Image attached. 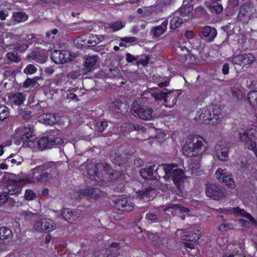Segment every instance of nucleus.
Wrapping results in <instances>:
<instances>
[{"instance_id":"5701e85b","label":"nucleus","mask_w":257,"mask_h":257,"mask_svg":"<svg viewBox=\"0 0 257 257\" xmlns=\"http://www.w3.org/2000/svg\"><path fill=\"white\" fill-rule=\"evenodd\" d=\"M98 164H91L87 165L86 171L87 174L91 177H93L95 180L100 179L103 174L101 171H99Z\"/></svg>"},{"instance_id":"c756f323","label":"nucleus","mask_w":257,"mask_h":257,"mask_svg":"<svg viewBox=\"0 0 257 257\" xmlns=\"http://www.w3.org/2000/svg\"><path fill=\"white\" fill-rule=\"evenodd\" d=\"M177 102L176 97L173 95L171 92H167L162 103L167 107H173Z\"/></svg>"},{"instance_id":"20e7f679","label":"nucleus","mask_w":257,"mask_h":257,"mask_svg":"<svg viewBox=\"0 0 257 257\" xmlns=\"http://www.w3.org/2000/svg\"><path fill=\"white\" fill-rule=\"evenodd\" d=\"M50 168V166L47 164H43L35 167L31 170L32 182L33 183H40L46 182L51 178V174L47 171Z\"/></svg>"},{"instance_id":"f03ea898","label":"nucleus","mask_w":257,"mask_h":257,"mask_svg":"<svg viewBox=\"0 0 257 257\" xmlns=\"http://www.w3.org/2000/svg\"><path fill=\"white\" fill-rule=\"evenodd\" d=\"M34 126L32 124L27 126L21 125L15 130L14 142L15 144L20 145L22 144L23 147L29 146V143L35 137Z\"/></svg>"},{"instance_id":"864d4df0","label":"nucleus","mask_w":257,"mask_h":257,"mask_svg":"<svg viewBox=\"0 0 257 257\" xmlns=\"http://www.w3.org/2000/svg\"><path fill=\"white\" fill-rule=\"evenodd\" d=\"M123 25L120 21H117L110 24L109 27L114 31H117L123 28Z\"/></svg>"},{"instance_id":"4468645a","label":"nucleus","mask_w":257,"mask_h":257,"mask_svg":"<svg viewBox=\"0 0 257 257\" xmlns=\"http://www.w3.org/2000/svg\"><path fill=\"white\" fill-rule=\"evenodd\" d=\"M171 179L177 188L181 191L184 188L185 172L182 169L176 168L171 175Z\"/></svg>"},{"instance_id":"412c9836","label":"nucleus","mask_w":257,"mask_h":257,"mask_svg":"<svg viewBox=\"0 0 257 257\" xmlns=\"http://www.w3.org/2000/svg\"><path fill=\"white\" fill-rule=\"evenodd\" d=\"M9 99L12 107H19L26 101V95L24 93L17 92L10 94L9 96Z\"/></svg>"},{"instance_id":"de8ad7c7","label":"nucleus","mask_w":257,"mask_h":257,"mask_svg":"<svg viewBox=\"0 0 257 257\" xmlns=\"http://www.w3.org/2000/svg\"><path fill=\"white\" fill-rule=\"evenodd\" d=\"M234 224L229 222H223L218 227V230L221 231H225L234 228Z\"/></svg>"},{"instance_id":"37998d69","label":"nucleus","mask_w":257,"mask_h":257,"mask_svg":"<svg viewBox=\"0 0 257 257\" xmlns=\"http://www.w3.org/2000/svg\"><path fill=\"white\" fill-rule=\"evenodd\" d=\"M110 247L115 248L116 250L115 252L114 253H110L111 251L109 250L106 257H117L119 254L120 243L113 242L110 244Z\"/></svg>"},{"instance_id":"8fccbe9b","label":"nucleus","mask_w":257,"mask_h":257,"mask_svg":"<svg viewBox=\"0 0 257 257\" xmlns=\"http://www.w3.org/2000/svg\"><path fill=\"white\" fill-rule=\"evenodd\" d=\"M36 193L30 189H27L25 191V198L27 200L30 201L36 198Z\"/></svg>"},{"instance_id":"6e6552de","label":"nucleus","mask_w":257,"mask_h":257,"mask_svg":"<svg viewBox=\"0 0 257 257\" xmlns=\"http://www.w3.org/2000/svg\"><path fill=\"white\" fill-rule=\"evenodd\" d=\"M255 59L252 53H243L232 56L231 62L234 65L245 67L252 64Z\"/></svg>"},{"instance_id":"f3484780","label":"nucleus","mask_w":257,"mask_h":257,"mask_svg":"<svg viewBox=\"0 0 257 257\" xmlns=\"http://www.w3.org/2000/svg\"><path fill=\"white\" fill-rule=\"evenodd\" d=\"M215 175L217 178L229 188H234L235 187L234 180L231 174H228L224 172V170L221 168H218Z\"/></svg>"},{"instance_id":"603ef678","label":"nucleus","mask_w":257,"mask_h":257,"mask_svg":"<svg viewBox=\"0 0 257 257\" xmlns=\"http://www.w3.org/2000/svg\"><path fill=\"white\" fill-rule=\"evenodd\" d=\"M37 68L32 64L28 65L24 69V72L27 74H34L37 72Z\"/></svg>"},{"instance_id":"0e129e2a","label":"nucleus","mask_w":257,"mask_h":257,"mask_svg":"<svg viewBox=\"0 0 257 257\" xmlns=\"http://www.w3.org/2000/svg\"><path fill=\"white\" fill-rule=\"evenodd\" d=\"M229 66L227 63H225L222 66V72L224 75H226L229 73Z\"/></svg>"},{"instance_id":"69168bd1","label":"nucleus","mask_w":257,"mask_h":257,"mask_svg":"<svg viewBox=\"0 0 257 257\" xmlns=\"http://www.w3.org/2000/svg\"><path fill=\"white\" fill-rule=\"evenodd\" d=\"M58 32V30L57 29H53L50 31L47 32L46 33V36L47 38H50L51 35H53V36L55 35ZM54 36H53L52 37L54 38Z\"/></svg>"},{"instance_id":"cd10ccee","label":"nucleus","mask_w":257,"mask_h":257,"mask_svg":"<svg viewBox=\"0 0 257 257\" xmlns=\"http://www.w3.org/2000/svg\"><path fill=\"white\" fill-rule=\"evenodd\" d=\"M171 209H173L176 213H188L189 212L188 208L178 204H168L166 206L165 211H170Z\"/></svg>"},{"instance_id":"a211bd4d","label":"nucleus","mask_w":257,"mask_h":257,"mask_svg":"<svg viewBox=\"0 0 257 257\" xmlns=\"http://www.w3.org/2000/svg\"><path fill=\"white\" fill-rule=\"evenodd\" d=\"M101 190L98 188L88 187L79 190V197L87 199H97Z\"/></svg>"},{"instance_id":"39448f33","label":"nucleus","mask_w":257,"mask_h":257,"mask_svg":"<svg viewBox=\"0 0 257 257\" xmlns=\"http://www.w3.org/2000/svg\"><path fill=\"white\" fill-rule=\"evenodd\" d=\"M256 11V9L253 4L250 2H247L239 7L237 19L241 23L247 24Z\"/></svg>"},{"instance_id":"9b49d317","label":"nucleus","mask_w":257,"mask_h":257,"mask_svg":"<svg viewBox=\"0 0 257 257\" xmlns=\"http://www.w3.org/2000/svg\"><path fill=\"white\" fill-rule=\"evenodd\" d=\"M205 193L208 197L216 200H220L224 196L223 190L216 184L213 183L206 184Z\"/></svg>"},{"instance_id":"f704fd0d","label":"nucleus","mask_w":257,"mask_h":257,"mask_svg":"<svg viewBox=\"0 0 257 257\" xmlns=\"http://www.w3.org/2000/svg\"><path fill=\"white\" fill-rule=\"evenodd\" d=\"M200 237V231L197 230V232H189L182 236L183 240L189 241L196 242Z\"/></svg>"},{"instance_id":"aec40b11","label":"nucleus","mask_w":257,"mask_h":257,"mask_svg":"<svg viewBox=\"0 0 257 257\" xmlns=\"http://www.w3.org/2000/svg\"><path fill=\"white\" fill-rule=\"evenodd\" d=\"M167 89L161 90L158 88H153L149 89L147 91L144 93V95L150 94L151 97L154 98L155 101L160 102L161 104L163 101V99L167 93Z\"/></svg>"},{"instance_id":"13d9d810","label":"nucleus","mask_w":257,"mask_h":257,"mask_svg":"<svg viewBox=\"0 0 257 257\" xmlns=\"http://www.w3.org/2000/svg\"><path fill=\"white\" fill-rule=\"evenodd\" d=\"M35 82V80L34 79L27 78L23 83V87L24 88H27L29 87H30L31 85L34 84Z\"/></svg>"},{"instance_id":"1a4fd4ad","label":"nucleus","mask_w":257,"mask_h":257,"mask_svg":"<svg viewBox=\"0 0 257 257\" xmlns=\"http://www.w3.org/2000/svg\"><path fill=\"white\" fill-rule=\"evenodd\" d=\"M115 207L119 210L122 211H131L134 209V203L128 197H123V196H118L113 201Z\"/></svg>"},{"instance_id":"a878e982","label":"nucleus","mask_w":257,"mask_h":257,"mask_svg":"<svg viewBox=\"0 0 257 257\" xmlns=\"http://www.w3.org/2000/svg\"><path fill=\"white\" fill-rule=\"evenodd\" d=\"M177 166V165H175L172 164H162L158 167L156 170V172L159 175V171L160 170H163L165 176L168 178H170L173 171L175 170L174 168Z\"/></svg>"},{"instance_id":"774afa93","label":"nucleus","mask_w":257,"mask_h":257,"mask_svg":"<svg viewBox=\"0 0 257 257\" xmlns=\"http://www.w3.org/2000/svg\"><path fill=\"white\" fill-rule=\"evenodd\" d=\"M111 159L112 160V162H113V163H114L118 166L120 165V164H121L120 158L118 155H117V157L114 159L113 158V156H111Z\"/></svg>"},{"instance_id":"e433bc0d","label":"nucleus","mask_w":257,"mask_h":257,"mask_svg":"<svg viewBox=\"0 0 257 257\" xmlns=\"http://www.w3.org/2000/svg\"><path fill=\"white\" fill-rule=\"evenodd\" d=\"M154 169L152 167L141 169L140 171L141 176L145 179H152Z\"/></svg>"},{"instance_id":"49530a36","label":"nucleus","mask_w":257,"mask_h":257,"mask_svg":"<svg viewBox=\"0 0 257 257\" xmlns=\"http://www.w3.org/2000/svg\"><path fill=\"white\" fill-rule=\"evenodd\" d=\"M135 124L131 122H125L121 127V131L124 133H130L134 130Z\"/></svg>"},{"instance_id":"9d476101","label":"nucleus","mask_w":257,"mask_h":257,"mask_svg":"<svg viewBox=\"0 0 257 257\" xmlns=\"http://www.w3.org/2000/svg\"><path fill=\"white\" fill-rule=\"evenodd\" d=\"M71 53L66 50H55L51 53V59L56 64H64L71 60Z\"/></svg>"},{"instance_id":"f257e3e1","label":"nucleus","mask_w":257,"mask_h":257,"mask_svg":"<svg viewBox=\"0 0 257 257\" xmlns=\"http://www.w3.org/2000/svg\"><path fill=\"white\" fill-rule=\"evenodd\" d=\"M205 139L197 134L189 135L183 148V152L188 157H198L201 158L206 152L204 146Z\"/></svg>"},{"instance_id":"2f4dec72","label":"nucleus","mask_w":257,"mask_h":257,"mask_svg":"<svg viewBox=\"0 0 257 257\" xmlns=\"http://www.w3.org/2000/svg\"><path fill=\"white\" fill-rule=\"evenodd\" d=\"M247 99L249 104L257 109V90H250L247 93Z\"/></svg>"},{"instance_id":"4d7b16f0","label":"nucleus","mask_w":257,"mask_h":257,"mask_svg":"<svg viewBox=\"0 0 257 257\" xmlns=\"http://www.w3.org/2000/svg\"><path fill=\"white\" fill-rule=\"evenodd\" d=\"M150 57L149 56H145L144 58H141L138 61V63L143 66H146L149 63Z\"/></svg>"},{"instance_id":"a18cd8bd","label":"nucleus","mask_w":257,"mask_h":257,"mask_svg":"<svg viewBox=\"0 0 257 257\" xmlns=\"http://www.w3.org/2000/svg\"><path fill=\"white\" fill-rule=\"evenodd\" d=\"M192 10V7L190 6L189 3L188 4L184 5L180 10V15L182 17L188 16L189 14L191 13Z\"/></svg>"},{"instance_id":"473e14b6","label":"nucleus","mask_w":257,"mask_h":257,"mask_svg":"<svg viewBox=\"0 0 257 257\" xmlns=\"http://www.w3.org/2000/svg\"><path fill=\"white\" fill-rule=\"evenodd\" d=\"M13 237L12 230L7 227H0V240H5L11 239Z\"/></svg>"},{"instance_id":"0eeeda50","label":"nucleus","mask_w":257,"mask_h":257,"mask_svg":"<svg viewBox=\"0 0 257 257\" xmlns=\"http://www.w3.org/2000/svg\"><path fill=\"white\" fill-rule=\"evenodd\" d=\"M199 115L200 119L203 121L212 120L213 123H218L223 116L219 107L213 109L206 107L201 109Z\"/></svg>"},{"instance_id":"423d86ee","label":"nucleus","mask_w":257,"mask_h":257,"mask_svg":"<svg viewBox=\"0 0 257 257\" xmlns=\"http://www.w3.org/2000/svg\"><path fill=\"white\" fill-rule=\"evenodd\" d=\"M131 112L135 116H138L143 120H150L153 118V109L150 107L142 106L136 101L131 105Z\"/></svg>"},{"instance_id":"bb28decb","label":"nucleus","mask_w":257,"mask_h":257,"mask_svg":"<svg viewBox=\"0 0 257 257\" xmlns=\"http://www.w3.org/2000/svg\"><path fill=\"white\" fill-rule=\"evenodd\" d=\"M233 213L236 216L244 217L248 219L253 224H255L256 221L249 213L246 212L243 209H241L239 207H236L232 208Z\"/></svg>"},{"instance_id":"c03bdc74","label":"nucleus","mask_w":257,"mask_h":257,"mask_svg":"<svg viewBox=\"0 0 257 257\" xmlns=\"http://www.w3.org/2000/svg\"><path fill=\"white\" fill-rule=\"evenodd\" d=\"M9 108L5 105H0V120L3 121L9 116Z\"/></svg>"},{"instance_id":"bf43d9fd","label":"nucleus","mask_w":257,"mask_h":257,"mask_svg":"<svg viewBox=\"0 0 257 257\" xmlns=\"http://www.w3.org/2000/svg\"><path fill=\"white\" fill-rule=\"evenodd\" d=\"M146 219L149 220H152L154 222L158 221V218L157 216L153 213H148L146 215Z\"/></svg>"},{"instance_id":"5fc2aeb1","label":"nucleus","mask_w":257,"mask_h":257,"mask_svg":"<svg viewBox=\"0 0 257 257\" xmlns=\"http://www.w3.org/2000/svg\"><path fill=\"white\" fill-rule=\"evenodd\" d=\"M7 58L11 61L18 62L20 61L19 57L17 53L14 52H10L7 54Z\"/></svg>"},{"instance_id":"dca6fc26","label":"nucleus","mask_w":257,"mask_h":257,"mask_svg":"<svg viewBox=\"0 0 257 257\" xmlns=\"http://www.w3.org/2000/svg\"><path fill=\"white\" fill-rule=\"evenodd\" d=\"M215 153L218 160L221 161H228L229 148L223 142L217 143L215 146Z\"/></svg>"},{"instance_id":"58836bf2","label":"nucleus","mask_w":257,"mask_h":257,"mask_svg":"<svg viewBox=\"0 0 257 257\" xmlns=\"http://www.w3.org/2000/svg\"><path fill=\"white\" fill-rule=\"evenodd\" d=\"M183 22V19L179 17H174L170 22V28L175 30L178 28Z\"/></svg>"},{"instance_id":"4c0bfd02","label":"nucleus","mask_w":257,"mask_h":257,"mask_svg":"<svg viewBox=\"0 0 257 257\" xmlns=\"http://www.w3.org/2000/svg\"><path fill=\"white\" fill-rule=\"evenodd\" d=\"M219 1L213 0L210 5V9L211 11L214 12L216 14H219L223 11V7L222 5L218 3Z\"/></svg>"},{"instance_id":"6ab92c4d","label":"nucleus","mask_w":257,"mask_h":257,"mask_svg":"<svg viewBox=\"0 0 257 257\" xmlns=\"http://www.w3.org/2000/svg\"><path fill=\"white\" fill-rule=\"evenodd\" d=\"M217 34V30L215 28L206 26L202 28L199 36L207 42H211L214 40Z\"/></svg>"},{"instance_id":"c85d7f7f","label":"nucleus","mask_w":257,"mask_h":257,"mask_svg":"<svg viewBox=\"0 0 257 257\" xmlns=\"http://www.w3.org/2000/svg\"><path fill=\"white\" fill-rule=\"evenodd\" d=\"M168 24V21L165 20L162 23L161 25L153 28L152 31L153 35L156 37H158L162 35L167 30Z\"/></svg>"},{"instance_id":"052dcab7","label":"nucleus","mask_w":257,"mask_h":257,"mask_svg":"<svg viewBox=\"0 0 257 257\" xmlns=\"http://www.w3.org/2000/svg\"><path fill=\"white\" fill-rule=\"evenodd\" d=\"M137 38L135 37H128L121 38L120 40L125 43L135 42L137 41Z\"/></svg>"},{"instance_id":"ea45409f","label":"nucleus","mask_w":257,"mask_h":257,"mask_svg":"<svg viewBox=\"0 0 257 257\" xmlns=\"http://www.w3.org/2000/svg\"><path fill=\"white\" fill-rule=\"evenodd\" d=\"M58 121L56 115L54 113L46 114L44 117V122L46 124L53 125Z\"/></svg>"},{"instance_id":"c9c22d12","label":"nucleus","mask_w":257,"mask_h":257,"mask_svg":"<svg viewBox=\"0 0 257 257\" xmlns=\"http://www.w3.org/2000/svg\"><path fill=\"white\" fill-rule=\"evenodd\" d=\"M61 215L68 222L71 223L74 220L75 216L73 211L68 208H65L61 212Z\"/></svg>"},{"instance_id":"f8f14e48","label":"nucleus","mask_w":257,"mask_h":257,"mask_svg":"<svg viewBox=\"0 0 257 257\" xmlns=\"http://www.w3.org/2000/svg\"><path fill=\"white\" fill-rule=\"evenodd\" d=\"M28 182V179H20L18 180H12L7 185L9 195L18 196L22 191L23 186Z\"/></svg>"},{"instance_id":"09e8293b","label":"nucleus","mask_w":257,"mask_h":257,"mask_svg":"<svg viewBox=\"0 0 257 257\" xmlns=\"http://www.w3.org/2000/svg\"><path fill=\"white\" fill-rule=\"evenodd\" d=\"M99 42V41L96 36H92L91 37H89V39L87 41L86 43L84 42V44L83 45L86 44L88 46L93 47L97 45Z\"/></svg>"},{"instance_id":"ddd939ff","label":"nucleus","mask_w":257,"mask_h":257,"mask_svg":"<svg viewBox=\"0 0 257 257\" xmlns=\"http://www.w3.org/2000/svg\"><path fill=\"white\" fill-rule=\"evenodd\" d=\"M98 164L100 165L99 170L102 168L103 171L108 175V179L111 181L119 182L123 179V176L122 174L119 171L114 170L109 164L107 163H98Z\"/></svg>"},{"instance_id":"2eb2a0df","label":"nucleus","mask_w":257,"mask_h":257,"mask_svg":"<svg viewBox=\"0 0 257 257\" xmlns=\"http://www.w3.org/2000/svg\"><path fill=\"white\" fill-rule=\"evenodd\" d=\"M56 225L51 220L41 219L35 223L34 228L39 232H50L54 230Z\"/></svg>"},{"instance_id":"72a5a7b5","label":"nucleus","mask_w":257,"mask_h":257,"mask_svg":"<svg viewBox=\"0 0 257 257\" xmlns=\"http://www.w3.org/2000/svg\"><path fill=\"white\" fill-rule=\"evenodd\" d=\"M18 114L23 119L26 121L30 120L33 116L32 112L27 108L23 109L19 107L18 108Z\"/></svg>"},{"instance_id":"6e6d98bb","label":"nucleus","mask_w":257,"mask_h":257,"mask_svg":"<svg viewBox=\"0 0 257 257\" xmlns=\"http://www.w3.org/2000/svg\"><path fill=\"white\" fill-rule=\"evenodd\" d=\"M148 238L153 242H158L160 237L157 233L149 232L148 233Z\"/></svg>"},{"instance_id":"393cba45","label":"nucleus","mask_w":257,"mask_h":257,"mask_svg":"<svg viewBox=\"0 0 257 257\" xmlns=\"http://www.w3.org/2000/svg\"><path fill=\"white\" fill-rule=\"evenodd\" d=\"M48 53L44 51H33L31 53L30 59L39 63H44L47 60Z\"/></svg>"},{"instance_id":"7ed1b4c3","label":"nucleus","mask_w":257,"mask_h":257,"mask_svg":"<svg viewBox=\"0 0 257 257\" xmlns=\"http://www.w3.org/2000/svg\"><path fill=\"white\" fill-rule=\"evenodd\" d=\"M57 131L53 130L48 133L47 136L41 138L37 142L38 148L43 151L47 148H51L56 145H61L63 140L58 136Z\"/></svg>"},{"instance_id":"a19ab883","label":"nucleus","mask_w":257,"mask_h":257,"mask_svg":"<svg viewBox=\"0 0 257 257\" xmlns=\"http://www.w3.org/2000/svg\"><path fill=\"white\" fill-rule=\"evenodd\" d=\"M29 45L26 41L18 42L14 45V49L21 52H25L29 47Z\"/></svg>"},{"instance_id":"680f3d73","label":"nucleus","mask_w":257,"mask_h":257,"mask_svg":"<svg viewBox=\"0 0 257 257\" xmlns=\"http://www.w3.org/2000/svg\"><path fill=\"white\" fill-rule=\"evenodd\" d=\"M67 98L71 100L78 101L79 100L76 94L73 93H70L67 95Z\"/></svg>"},{"instance_id":"338daca9","label":"nucleus","mask_w":257,"mask_h":257,"mask_svg":"<svg viewBox=\"0 0 257 257\" xmlns=\"http://www.w3.org/2000/svg\"><path fill=\"white\" fill-rule=\"evenodd\" d=\"M194 36L193 32L191 30H186L185 32V36L188 39L193 38Z\"/></svg>"},{"instance_id":"7c9ffc66","label":"nucleus","mask_w":257,"mask_h":257,"mask_svg":"<svg viewBox=\"0 0 257 257\" xmlns=\"http://www.w3.org/2000/svg\"><path fill=\"white\" fill-rule=\"evenodd\" d=\"M12 18L14 24H16L26 21L28 16L24 12H14L13 13Z\"/></svg>"},{"instance_id":"3c124183","label":"nucleus","mask_w":257,"mask_h":257,"mask_svg":"<svg viewBox=\"0 0 257 257\" xmlns=\"http://www.w3.org/2000/svg\"><path fill=\"white\" fill-rule=\"evenodd\" d=\"M9 197V195L7 192H0V207L5 204L8 201Z\"/></svg>"},{"instance_id":"e2e57ef3","label":"nucleus","mask_w":257,"mask_h":257,"mask_svg":"<svg viewBox=\"0 0 257 257\" xmlns=\"http://www.w3.org/2000/svg\"><path fill=\"white\" fill-rule=\"evenodd\" d=\"M137 60V59L131 54L128 53L126 54V60L127 62L132 63L134 61H136Z\"/></svg>"},{"instance_id":"4be33fe9","label":"nucleus","mask_w":257,"mask_h":257,"mask_svg":"<svg viewBox=\"0 0 257 257\" xmlns=\"http://www.w3.org/2000/svg\"><path fill=\"white\" fill-rule=\"evenodd\" d=\"M156 194V190L152 187L149 186L144 190H139L136 192L138 198L140 199H148L150 200Z\"/></svg>"},{"instance_id":"b1692460","label":"nucleus","mask_w":257,"mask_h":257,"mask_svg":"<svg viewBox=\"0 0 257 257\" xmlns=\"http://www.w3.org/2000/svg\"><path fill=\"white\" fill-rule=\"evenodd\" d=\"M98 56H88L84 62V67L87 72H91L95 69L98 61Z\"/></svg>"},{"instance_id":"79ce46f5","label":"nucleus","mask_w":257,"mask_h":257,"mask_svg":"<svg viewBox=\"0 0 257 257\" xmlns=\"http://www.w3.org/2000/svg\"><path fill=\"white\" fill-rule=\"evenodd\" d=\"M108 125L107 121H98L95 124V131L97 133H103Z\"/></svg>"}]
</instances>
